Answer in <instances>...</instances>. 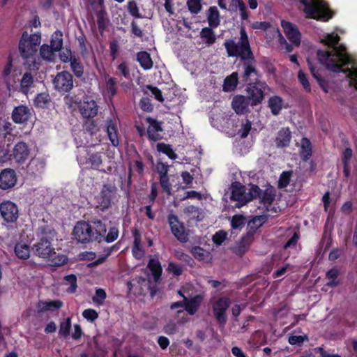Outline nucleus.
I'll list each match as a JSON object with an SVG mask.
<instances>
[{
    "label": "nucleus",
    "mask_w": 357,
    "mask_h": 357,
    "mask_svg": "<svg viewBox=\"0 0 357 357\" xmlns=\"http://www.w3.org/2000/svg\"><path fill=\"white\" fill-rule=\"evenodd\" d=\"M240 38L238 43L234 40H226L225 46L229 56H240L243 61V81L248 82L250 77H257V71L250 63L252 52L248 41V37L244 28L241 29Z\"/></svg>",
    "instance_id": "obj_1"
},
{
    "label": "nucleus",
    "mask_w": 357,
    "mask_h": 357,
    "mask_svg": "<svg viewBox=\"0 0 357 357\" xmlns=\"http://www.w3.org/2000/svg\"><path fill=\"white\" fill-rule=\"evenodd\" d=\"M53 237V232L51 229L47 231L42 230V236L32 247L33 254L45 260L49 265L59 266L67 261V257L63 255L57 254L52 246L50 240Z\"/></svg>",
    "instance_id": "obj_2"
},
{
    "label": "nucleus",
    "mask_w": 357,
    "mask_h": 357,
    "mask_svg": "<svg viewBox=\"0 0 357 357\" xmlns=\"http://www.w3.org/2000/svg\"><path fill=\"white\" fill-rule=\"evenodd\" d=\"M106 231L107 227L100 220H95L91 223L79 221L74 226L72 234L77 243H88L91 241H102Z\"/></svg>",
    "instance_id": "obj_3"
},
{
    "label": "nucleus",
    "mask_w": 357,
    "mask_h": 357,
    "mask_svg": "<svg viewBox=\"0 0 357 357\" xmlns=\"http://www.w3.org/2000/svg\"><path fill=\"white\" fill-rule=\"evenodd\" d=\"M307 17L326 22L333 17L324 0H300Z\"/></svg>",
    "instance_id": "obj_4"
},
{
    "label": "nucleus",
    "mask_w": 357,
    "mask_h": 357,
    "mask_svg": "<svg viewBox=\"0 0 357 357\" xmlns=\"http://www.w3.org/2000/svg\"><path fill=\"white\" fill-rule=\"evenodd\" d=\"M231 189L230 198L231 201L236 202L235 205L238 208L259 197L261 192L260 188L257 185H251L248 189H246L245 186L239 183H232Z\"/></svg>",
    "instance_id": "obj_5"
},
{
    "label": "nucleus",
    "mask_w": 357,
    "mask_h": 357,
    "mask_svg": "<svg viewBox=\"0 0 357 357\" xmlns=\"http://www.w3.org/2000/svg\"><path fill=\"white\" fill-rule=\"evenodd\" d=\"M40 39V34L29 35L27 33H24L19 43V50L21 56L25 59L32 58L37 52Z\"/></svg>",
    "instance_id": "obj_6"
},
{
    "label": "nucleus",
    "mask_w": 357,
    "mask_h": 357,
    "mask_svg": "<svg viewBox=\"0 0 357 357\" xmlns=\"http://www.w3.org/2000/svg\"><path fill=\"white\" fill-rule=\"evenodd\" d=\"M266 89H268V87L264 82H256L254 84H248L247 91L249 97L248 98V100L252 101V105H257L262 101Z\"/></svg>",
    "instance_id": "obj_7"
},
{
    "label": "nucleus",
    "mask_w": 357,
    "mask_h": 357,
    "mask_svg": "<svg viewBox=\"0 0 357 357\" xmlns=\"http://www.w3.org/2000/svg\"><path fill=\"white\" fill-rule=\"evenodd\" d=\"M0 213L4 221L15 222L19 217L17 206L13 202L6 200L0 204Z\"/></svg>",
    "instance_id": "obj_8"
},
{
    "label": "nucleus",
    "mask_w": 357,
    "mask_h": 357,
    "mask_svg": "<svg viewBox=\"0 0 357 357\" xmlns=\"http://www.w3.org/2000/svg\"><path fill=\"white\" fill-rule=\"evenodd\" d=\"M54 88L61 92H68L73 86V77L68 72L59 73L53 79Z\"/></svg>",
    "instance_id": "obj_9"
},
{
    "label": "nucleus",
    "mask_w": 357,
    "mask_h": 357,
    "mask_svg": "<svg viewBox=\"0 0 357 357\" xmlns=\"http://www.w3.org/2000/svg\"><path fill=\"white\" fill-rule=\"evenodd\" d=\"M230 304V300L228 298L223 297L218 299L213 304V310L218 323L224 325L227 320L226 311Z\"/></svg>",
    "instance_id": "obj_10"
},
{
    "label": "nucleus",
    "mask_w": 357,
    "mask_h": 357,
    "mask_svg": "<svg viewBox=\"0 0 357 357\" xmlns=\"http://www.w3.org/2000/svg\"><path fill=\"white\" fill-rule=\"evenodd\" d=\"M185 287L178 291V294L183 298V305L185 306V310L188 312V314L193 315L199 307L203 298L202 296L197 295L190 299H188V297L190 296V294H186L187 295H185Z\"/></svg>",
    "instance_id": "obj_11"
},
{
    "label": "nucleus",
    "mask_w": 357,
    "mask_h": 357,
    "mask_svg": "<svg viewBox=\"0 0 357 357\" xmlns=\"http://www.w3.org/2000/svg\"><path fill=\"white\" fill-rule=\"evenodd\" d=\"M281 26L287 38L296 46L301 44V34L297 26L292 23L282 20Z\"/></svg>",
    "instance_id": "obj_12"
},
{
    "label": "nucleus",
    "mask_w": 357,
    "mask_h": 357,
    "mask_svg": "<svg viewBox=\"0 0 357 357\" xmlns=\"http://www.w3.org/2000/svg\"><path fill=\"white\" fill-rule=\"evenodd\" d=\"M168 222L174 236L182 242L187 241L188 236L185 232V228L183 224L178 221V217L171 214L168 217Z\"/></svg>",
    "instance_id": "obj_13"
},
{
    "label": "nucleus",
    "mask_w": 357,
    "mask_h": 357,
    "mask_svg": "<svg viewBox=\"0 0 357 357\" xmlns=\"http://www.w3.org/2000/svg\"><path fill=\"white\" fill-rule=\"evenodd\" d=\"M29 149L26 143L18 142L13 149L12 159L17 163L22 164L29 158Z\"/></svg>",
    "instance_id": "obj_14"
},
{
    "label": "nucleus",
    "mask_w": 357,
    "mask_h": 357,
    "mask_svg": "<svg viewBox=\"0 0 357 357\" xmlns=\"http://www.w3.org/2000/svg\"><path fill=\"white\" fill-rule=\"evenodd\" d=\"M79 112L84 118L95 117L98 114V105L93 100L86 98L82 102L79 107Z\"/></svg>",
    "instance_id": "obj_15"
},
{
    "label": "nucleus",
    "mask_w": 357,
    "mask_h": 357,
    "mask_svg": "<svg viewBox=\"0 0 357 357\" xmlns=\"http://www.w3.org/2000/svg\"><path fill=\"white\" fill-rule=\"evenodd\" d=\"M17 182V176L14 170L5 169L0 173V188L7 190L13 188Z\"/></svg>",
    "instance_id": "obj_16"
},
{
    "label": "nucleus",
    "mask_w": 357,
    "mask_h": 357,
    "mask_svg": "<svg viewBox=\"0 0 357 357\" xmlns=\"http://www.w3.org/2000/svg\"><path fill=\"white\" fill-rule=\"evenodd\" d=\"M113 190L109 186H104L100 193L96 197L97 207L101 210L107 208L111 204Z\"/></svg>",
    "instance_id": "obj_17"
},
{
    "label": "nucleus",
    "mask_w": 357,
    "mask_h": 357,
    "mask_svg": "<svg viewBox=\"0 0 357 357\" xmlns=\"http://www.w3.org/2000/svg\"><path fill=\"white\" fill-rule=\"evenodd\" d=\"M31 109L26 105H20L14 108L12 119L16 123L26 122L31 116Z\"/></svg>",
    "instance_id": "obj_18"
},
{
    "label": "nucleus",
    "mask_w": 357,
    "mask_h": 357,
    "mask_svg": "<svg viewBox=\"0 0 357 357\" xmlns=\"http://www.w3.org/2000/svg\"><path fill=\"white\" fill-rule=\"evenodd\" d=\"M63 305V302L59 300L40 301L36 304V310L38 313L54 312L60 309Z\"/></svg>",
    "instance_id": "obj_19"
},
{
    "label": "nucleus",
    "mask_w": 357,
    "mask_h": 357,
    "mask_svg": "<svg viewBox=\"0 0 357 357\" xmlns=\"http://www.w3.org/2000/svg\"><path fill=\"white\" fill-rule=\"evenodd\" d=\"M146 121L149 124L147 128L149 139L155 142L158 140L160 138L158 132L162 131L161 123L151 117L146 118Z\"/></svg>",
    "instance_id": "obj_20"
},
{
    "label": "nucleus",
    "mask_w": 357,
    "mask_h": 357,
    "mask_svg": "<svg viewBox=\"0 0 357 357\" xmlns=\"http://www.w3.org/2000/svg\"><path fill=\"white\" fill-rule=\"evenodd\" d=\"M116 123V119L108 120L106 125L108 138L114 146H117L119 144Z\"/></svg>",
    "instance_id": "obj_21"
},
{
    "label": "nucleus",
    "mask_w": 357,
    "mask_h": 357,
    "mask_svg": "<svg viewBox=\"0 0 357 357\" xmlns=\"http://www.w3.org/2000/svg\"><path fill=\"white\" fill-rule=\"evenodd\" d=\"M248 98L243 96H236L232 100V107L237 114L245 112L248 108Z\"/></svg>",
    "instance_id": "obj_22"
},
{
    "label": "nucleus",
    "mask_w": 357,
    "mask_h": 357,
    "mask_svg": "<svg viewBox=\"0 0 357 357\" xmlns=\"http://www.w3.org/2000/svg\"><path fill=\"white\" fill-rule=\"evenodd\" d=\"M268 104L271 113L276 116L280 114L283 107V100L278 96H274L268 99Z\"/></svg>",
    "instance_id": "obj_23"
},
{
    "label": "nucleus",
    "mask_w": 357,
    "mask_h": 357,
    "mask_svg": "<svg viewBox=\"0 0 357 357\" xmlns=\"http://www.w3.org/2000/svg\"><path fill=\"white\" fill-rule=\"evenodd\" d=\"M291 139V132L289 128H284L281 129L276 138V144L278 146L284 147L289 145Z\"/></svg>",
    "instance_id": "obj_24"
},
{
    "label": "nucleus",
    "mask_w": 357,
    "mask_h": 357,
    "mask_svg": "<svg viewBox=\"0 0 357 357\" xmlns=\"http://www.w3.org/2000/svg\"><path fill=\"white\" fill-rule=\"evenodd\" d=\"M45 162L40 158H33L28 165L29 171L33 174L37 175L41 174L45 169Z\"/></svg>",
    "instance_id": "obj_25"
},
{
    "label": "nucleus",
    "mask_w": 357,
    "mask_h": 357,
    "mask_svg": "<svg viewBox=\"0 0 357 357\" xmlns=\"http://www.w3.org/2000/svg\"><path fill=\"white\" fill-rule=\"evenodd\" d=\"M148 268L152 273L154 280L158 282L162 274V267L158 259H151L148 264Z\"/></svg>",
    "instance_id": "obj_26"
},
{
    "label": "nucleus",
    "mask_w": 357,
    "mask_h": 357,
    "mask_svg": "<svg viewBox=\"0 0 357 357\" xmlns=\"http://www.w3.org/2000/svg\"><path fill=\"white\" fill-rule=\"evenodd\" d=\"M207 18L210 26L217 27L220 24V14L216 7L213 6L209 8L207 11Z\"/></svg>",
    "instance_id": "obj_27"
},
{
    "label": "nucleus",
    "mask_w": 357,
    "mask_h": 357,
    "mask_svg": "<svg viewBox=\"0 0 357 357\" xmlns=\"http://www.w3.org/2000/svg\"><path fill=\"white\" fill-rule=\"evenodd\" d=\"M253 235L252 233H248L245 236L242 238L241 241L238 243L237 247L236 248V252L238 255H242L244 253L250 245L252 242Z\"/></svg>",
    "instance_id": "obj_28"
},
{
    "label": "nucleus",
    "mask_w": 357,
    "mask_h": 357,
    "mask_svg": "<svg viewBox=\"0 0 357 357\" xmlns=\"http://www.w3.org/2000/svg\"><path fill=\"white\" fill-rule=\"evenodd\" d=\"M15 253L21 259H27L30 257V248L24 243H17L15 246Z\"/></svg>",
    "instance_id": "obj_29"
},
{
    "label": "nucleus",
    "mask_w": 357,
    "mask_h": 357,
    "mask_svg": "<svg viewBox=\"0 0 357 357\" xmlns=\"http://www.w3.org/2000/svg\"><path fill=\"white\" fill-rule=\"evenodd\" d=\"M238 84V73H233L225 79L223 84V90L229 92L234 91Z\"/></svg>",
    "instance_id": "obj_30"
},
{
    "label": "nucleus",
    "mask_w": 357,
    "mask_h": 357,
    "mask_svg": "<svg viewBox=\"0 0 357 357\" xmlns=\"http://www.w3.org/2000/svg\"><path fill=\"white\" fill-rule=\"evenodd\" d=\"M33 85V76L29 73L23 75L20 82V91L26 94Z\"/></svg>",
    "instance_id": "obj_31"
},
{
    "label": "nucleus",
    "mask_w": 357,
    "mask_h": 357,
    "mask_svg": "<svg viewBox=\"0 0 357 357\" xmlns=\"http://www.w3.org/2000/svg\"><path fill=\"white\" fill-rule=\"evenodd\" d=\"M137 61L144 70H149L153 67V61L150 54L146 52H140L137 55Z\"/></svg>",
    "instance_id": "obj_32"
},
{
    "label": "nucleus",
    "mask_w": 357,
    "mask_h": 357,
    "mask_svg": "<svg viewBox=\"0 0 357 357\" xmlns=\"http://www.w3.org/2000/svg\"><path fill=\"white\" fill-rule=\"evenodd\" d=\"M300 155L304 160H307L312 155L311 143L307 138H303L301 140Z\"/></svg>",
    "instance_id": "obj_33"
},
{
    "label": "nucleus",
    "mask_w": 357,
    "mask_h": 357,
    "mask_svg": "<svg viewBox=\"0 0 357 357\" xmlns=\"http://www.w3.org/2000/svg\"><path fill=\"white\" fill-rule=\"evenodd\" d=\"M134 244L132 247V255L135 258L141 259L144 256V251L141 247V238L138 234H135Z\"/></svg>",
    "instance_id": "obj_34"
},
{
    "label": "nucleus",
    "mask_w": 357,
    "mask_h": 357,
    "mask_svg": "<svg viewBox=\"0 0 357 357\" xmlns=\"http://www.w3.org/2000/svg\"><path fill=\"white\" fill-rule=\"evenodd\" d=\"M191 252L194 257L198 260L208 261L211 259V254L208 251L199 246L192 248Z\"/></svg>",
    "instance_id": "obj_35"
},
{
    "label": "nucleus",
    "mask_w": 357,
    "mask_h": 357,
    "mask_svg": "<svg viewBox=\"0 0 357 357\" xmlns=\"http://www.w3.org/2000/svg\"><path fill=\"white\" fill-rule=\"evenodd\" d=\"M54 50L51 46L43 45L40 50V54L42 58L48 61H52L55 58Z\"/></svg>",
    "instance_id": "obj_36"
},
{
    "label": "nucleus",
    "mask_w": 357,
    "mask_h": 357,
    "mask_svg": "<svg viewBox=\"0 0 357 357\" xmlns=\"http://www.w3.org/2000/svg\"><path fill=\"white\" fill-rule=\"evenodd\" d=\"M63 34L61 31H56L52 36L51 47L54 51H59L63 46Z\"/></svg>",
    "instance_id": "obj_37"
},
{
    "label": "nucleus",
    "mask_w": 357,
    "mask_h": 357,
    "mask_svg": "<svg viewBox=\"0 0 357 357\" xmlns=\"http://www.w3.org/2000/svg\"><path fill=\"white\" fill-rule=\"evenodd\" d=\"M156 148L158 151L166 154L170 159L174 160L177 158V155L169 145L164 143H158Z\"/></svg>",
    "instance_id": "obj_38"
},
{
    "label": "nucleus",
    "mask_w": 357,
    "mask_h": 357,
    "mask_svg": "<svg viewBox=\"0 0 357 357\" xmlns=\"http://www.w3.org/2000/svg\"><path fill=\"white\" fill-rule=\"evenodd\" d=\"M201 38L208 45H212L215 41V35L209 28H204L201 31Z\"/></svg>",
    "instance_id": "obj_39"
},
{
    "label": "nucleus",
    "mask_w": 357,
    "mask_h": 357,
    "mask_svg": "<svg viewBox=\"0 0 357 357\" xmlns=\"http://www.w3.org/2000/svg\"><path fill=\"white\" fill-rule=\"evenodd\" d=\"M352 157V150L347 148L342 154V162L344 163V172L346 176H348L349 172V165Z\"/></svg>",
    "instance_id": "obj_40"
},
{
    "label": "nucleus",
    "mask_w": 357,
    "mask_h": 357,
    "mask_svg": "<svg viewBox=\"0 0 357 357\" xmlns=\"http://www.w3.org/2000/svg\"><path fill=\"white\" fill-rule=\"evenodd\" d=\"M245 224V218L241 215H235L231 219V227L233 229H242Z\"/></svg>",
    "instance_id": "obj_41"
},
{
    "label": "nucleus",
    "mask_w": 357,
    "mask_h": 357,
    "mask_svg": "<svg viewBox=\"0 0 357 357\" xmlns=\"http://www.w3.org/2000/svg\"><path fill=\"white\" fill-rule=\"evenodd\" d=\"M107 297L106 292L102 289H97L95 295L92 297L93 303L98 306L102 305Z\"/></svg>",
    "instance_id": "obj_42"
},
{
    "label": "nucleus",
    "mask_w": 357,
    "mask_h": 357,
    "mask_svg": "<svg viewBox=\"0 0 357 357\" xmlns=\"http://www.w3.org/2000/svg\"><path fill=\"white\" fill-rule=\"evenodd\" d=\"M50 102V96L46 93L38 94L34 100L35 105L38 107H46Z\"/></svg>",
    "instance_id": "obj_43"
},
{
    "label": "nucleus",
    "mask_w": 357,
    "mask_h": 357,
    "mask_svg": "<svg viewBox=\"0 0 357 357\" xmlns=\"http://www.w3.org/2000/svg\"><path fill=\"white\" fill-rule=\"evenodd\" d=\"M184 213L190 220H199L200 211L199 209L195 206H186L184 209Z\"/></svg>",
    "instance_id": "obj_44"
},
{
    "label": "nucleus",
    "mask_w": 357,
    "mask_h": 357,
    "mask_svg": "<svg viewBox=\"0 0 357 357\" xmlns=\"http://www.w3.org/2000/svg\"><path fill=\"white\" fill-rule=\"evenodd\" d=\"M71 327V318L68 317L65 321H61L59 326V334L60 336L66 337L69 335Z\"/></svg>",
    "instance_id": "obj_45"
},
{
    "label": "nucleus",
    "mask_w": 357,
    "mask_h": 357,
    "mask_svg": "<svg viewBox=\"0 0 357 357\" xmlns=\"http://www.w3.org/2000/svg\"><path fill=\"white\" fill-rule=\"evenodd\" d=\"M144 91L148 95L151 94L160 102H162L164 100L161 91L156 87L147 85L144 86Z\"/></svg>",
    "instance_id": "obj_46"
},
{
    "label": "nucleus",
    "mask_w": 357,
    "mask_h": 357,
    "mask_svg": "<svg viewBox=\"0 0 357 357\" xmlns=\"http://www.w3.org/2000/svg\"><path fill=\"white\" fill-rule=\"evenodd\" d=\"M12 159V153H10L8 144H3L0 147V160L3 162Z\"/></svg>",
    "instance_id": "obj_47"
},
{
    "label": "nucleus",
    "mask_w": 357,
    "mask_h": 357,
    "mask_svg": "<svg viewBox=\"0 0 357 357\" xmlns=\"http://www.w3.org/2000/svg\"><path fill=\"white\" fill-rule=\"evenodd\" d=\"M71 69L77 77H81L83 74V66L75 58L70 59Z\"/></svg>",
    "instance_id": "obj_48"
},
{
    "label": "nucleus",
    "mask_w": 357,
    "mask_h": 357,
    "mask_svg": "<svg viewBox=\"0 0 357 357\" xmlns=\"http://www.w3.org/2000/svg\"><path fill=\"white\" fill-rule=\"evenodd\" d=\"M233 6L238 8L242 20H247L248 15L245 4L241 0H232Z\"/></svg>",
    "instance_id": "obj_49"
},
{
    "label": "nucleus",
    "mask_w": 357,
    "mask_h": 357,
    "mask_svg": "<svg viewBox=\"0 0 357 357\" xmlns=\"http://www.w3.org/2000/svg\"><path fill=\"white\" fill-rule=\"evenodd\" d=\"M119 236V230L116 227H112L109 229V232L107 235H104V238L102 240L106 241L107 243H112L117 239Z\"/></svg>",
    "instance_id": "obj_50"
},
{
    "label": "nucleus",
    "mask_w": 357,
    "mask_h": 357,
    "mask_svg": "<svg viewBox=\"0 0 357 357\" xmlns=\"http://www.w3.org/2000/svg\"><path fill=\"white\" fill-rule=\"evenodd\" d=\"M227 233L223 230L218 231L213 236V241L217 245H220L227 238Z\"/></svg>",
    "instance_id": "obj_51"
},
{
    "label": "nucleus",
    "mask_w": 357,
    "mask_h": 357,
    "mask_svg": "<svg viewBox=\"0 0 357 357\" xmlns=\"http://www.w3.org/2000/svg\"><path fill=\"white\" fill-rule=\"evenodd\" d=\"M187 5L189 10L192 13H198L202 8L200 0H188Z\"/></svg>",
    "instance_id": "obj_52"
},
{
    "label": "nucleus",
    "mask_w": 357,
    "mask_h": 357,
    "mask_svg": "<svg viewBox=\"0 0 357 357\" xmlns=\"http://www.w3.org/2000/svg\"><path fill=\"white\" fill-rule=\"evenodd\" d=\"M89 162L92 168L98 169L102 164V158L100 154H92L89 158Z\"/></svg>",
    "instance_id": "obj_53"
},
{
    "label": "nucleus",
    "mask_w": 357,
    "mask_h": 357,
    "mask_svg": "<svg viewBox=\"0 0 357 357\" xmlns=\"http://www.w3.org/2000/svg\"><path fill=\"white\" fill-rule=\"evenodd\" d=\"M298 78L305 90L307 92H310L311 91L310 83L308 82L307 75L302 70H299Z\"/></svg>",
    "instance_id": "obj_54"
},
{
    "label": "nucleus",
    "mask_w": 357,
    "mask_h": 357,
    "mask_svg": "<svg viewBox=\"0 0 357 357\" xmlns=\"http://www.w3.org/2000/svg\"><path fill=\"white\" fill-rule=\"evenodd\" d=\"M290 178H291V172H283L280 176V179L278 181V186L280 188L287 187L289 183Z\"/></svg>",
    "instance_id": "obj_55"
},
{
    "label": "nucleus",
    "mask_w": 357,
    "mask_h": 357,
    "mask_svg": "<svg viewBox=\"0 0 357 357\" xmlns=\"http://www.w3.org/2000/svg\"><path fill=\"white\" fill-rule=\"evenodd\" d=\"M82 316L84 319L89 321H93L98 317V312L93 309H86L82 312Z\"/></svg>",
    "instance_id": "obj_56"
},
{
    "label": "nucleus",
    "mask_w": 357,
    "mask_h": 357,
    "mask_svg": "<svg viewBox=\"0 0 357 357\" xmlns=\"http://www.w3.org/2000/svg\"><path fill=\"white\" fill-rule=\"evenodd\" d=\"M128 10L129 13L137 18H140L142 16L139 12L137 3L135 1H130L128 3Z\"/></svg>",
    "instance_id": "obj_57"
},
{
    "label": "nucleus",
    "mask_w": 357,
    "mask_h": 357,
    "mask_svg": "<svg viewBox=\"0 0 357 357\" xmlns=\"http://www.w3.org/2000/svg\"><path fill=\"white\" fill-rule=\"evenodd\" d=\"M66 280L68 282L70 286L68 288L67 292L68 293H74L77 289V278L74 275H67L65 278Z\"/></svg>",
    "instance_id": "obj_58"
},
{
    "label": "nucleus",
    "mask_w": 357,
    "mask_h": 357,
    "mask_svg": "<svg viewBox=\"0 0 357 357\" xmlns=\"http://www.w3.org/2000/svg\"><path fill=\"white\" fill-rule=\"evenodd\" d=\"M160 183L163 190L166 192L167 195H171V185L169 183V178L167 176H160Z\"/></svg>",
    "instance_id": "obj_59"
},
{
    "label": "nucleus",
    "mask_w": 357,
    "mask_h": 357,
    "mask_svg": "<svg viewBox=\"0 0 357 357\" xmlns=\"http://www.w3.org/2000/svg\"><path fill=\"white\" fill-rule=\"evenodd\" d=\"M265 222V218L264 216L255 217L252 220L249 222L248 225L252 228H258L261 227Z\"/></svg>",
    "instance_id": "obj_60"
},
{
    "label": "nucleus",
    "mask_w": 357,
    "mask_h": 357,
    "mask_svg": "<svg viewBox=\"0 0 357 357\" xmlns=\"http://www.w3.org/2000/svg\"><path fill=\"white\" fill-rule=\"evenodd\" d=\"M140 107L145 112H151L153 109V106L151 101L147 98H142L139 102Z\"/></svg>",
    "instance_id": "obj_61"
},
{
    "label": "nucleus",
    "mask_w": 357,
    "mask_h": 357,
    "mask_svg": "<svg viewBox=\"0 0 357 357\" xmlns=\"http://www.w3.org/2000/svg\"><path fill=\"white\" fill-rule=\"evenodd\" d=\"M251 129V123L249 121H246L245 123L242 124L241 128L238 131V134L241 137H246Z\"/></svg>",
    "instance_id": "obj_62"
},
{
    "label": "nucleus",
    "mask_w": 357,
    "mask_h": 357,
    "mask_svg": "<svg viewBox=\"0 0 357 357\" xmlns=\"http://www.w3.org/2000/svg\"><path fill=\"white\" fill-rule=\"evenodd\" d=\"M275 194L273 193L272 190H266L263 196H262V201L266 204H271L273 201L274 200Z\"/></svg>",
    "instance_id": "obj_63"
},
{
    "label": "nucleus",
    "mask_w": 357,
    "mask_h": 357,
    "mask_svg": "<svg viewBox=\"0 0 357 357\" xmlns=\"http://www.w3.org/2000/svg\"><path fill=\"white\" fill-rule=\"evenodd\" d=\"M168 271L169 272L172 273L175 275H179L182 273L181 268L178 265H177V264H176L174 263H169V264Z\"/></svg>",
    "instance_id": "obj_64"
}]
</instances>
